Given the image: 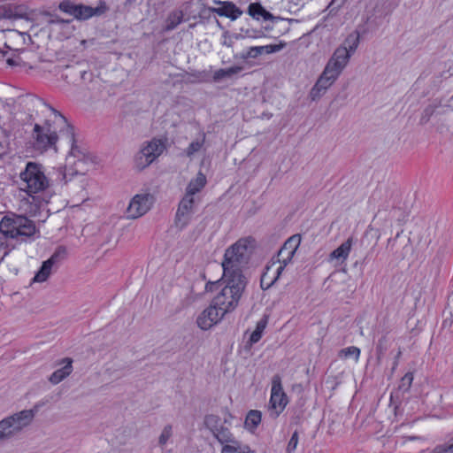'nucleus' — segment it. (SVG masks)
<instances>
[{"label": "nucleus", "instance_id": "nucleus-1", "mask_svg": "<svg viewBox=\"0 0 453 453\" xmlns=\"http://www.w3.org/2000/svg\"><path fill=\"white\" fill-rule=\"evenodd\" d=\"M19 190L25 192L22 207L30 217L47 219L50 215L48 204L52 196L51 182L46 176L44 167L36 162H27L19 173Z\"/></svg>", "mask_w": 453, "mask_h": 453}, {"label": "nucleus", "instance_id": "nucleus-2", "mask_svg": "<svg viewBox=\"0 0 453 453\" xmlns=\"http://www.w3.org/2000/svg\"><path fill=\"white\" fill-rule=\"evenodd\" d=\"M27 104L40 110L46 119L42 125L35 124L32 136L34 147L41 151L57 149V142L73 141V126L58 111L46 104L42 98L31 96Z\"/></svg>", "mask_w": 453, "mask_h": 453}, {"label": "nucleus", "instance_id": "nucleus-3", "mask_svg": "<svg viewBox=\"0 0 453 453\" xmlns=\"http://www.w3.org/2000/svg\"><path fill=\"white\" fill-rule=\"evenodd\" d=\"M37 228L35 223L26 216L12 214L4 216L0 221V262L10 253L12 248L8 244L6 238L26 242L35 235Z\"/></svg>", "mask_w": 453, "mask_h": 453}, {"label": "nucleus", "instance_id": "nucleus-4", "mask_svg": "<svg viewBox=\"0 0 453 453\" xmlns=\"http://www.w3.org/2000/svg\"><path fill=\"white\" fill-rule=\"evenodd\" d=\"M64 142L70 146V151L65 157V167L58 169V180L65 184L73 176L85 174L88 170V166L93 164L94 160L86 148L76 143L73 129V141L65 140Z\"/></svg>", "mask_w": 453, "mask_h": 453}, {"label": "nucleus", "instance_id": "nucleus-5", "mask_svg": "<svg viewBox=\"0 0 453 453\" xmlns=\"http://www.w3.org/2000/svg\"><path fill=\"white\" fill-rule=\"evenodd\" d=\"M254 240L242 238L226 250L222 261L223 275L246 278L242 268L248 264Z\"/></svg>", "mask_w": 453, "mask_h": 453}, {"label": "nucleus", "instance_id": "nucleus-6", "mask_svg": "<svg viewBox=\"0 0 453 453\" xmlns=\"http://www.w3.org/2000/svg\"><path fill=\"white\" fill-rule=\"evenodd\" d=\"M223 279L226 285L211 302L226 314L238 306L247 286V279L229 275H223Z\"/></svg>", "mask_w": 453, "mask_h": 453}, {"label": "nucleus", "instance_id": "nucleus-7", "mask_svg": "<svg viewBox=\"0 0 453 453\" xmlns=\"http://www.w3.org/2000/svg\"><path fill=\"white\" fill-rule=\"evenodd\" d=\"M36 410H23L0 420V441H6L19 434L34 420Z\"/></svg>", "mask_w": 453, "mask_h": 453}, {"label": "nucleus", "instance_id": "nucleus-8", "mask_svg": "<svg viewBox=\"0 0 453 453\" xmlns=\"http://www.w3.org/2000/svg\"><path fill=\"white\" fill-rule=\"evenodd\" d=\"M165 150V142L160 139H152L142 146L134 157V166L137 170H143L153 163Z\"/></svg>", "mask_w": 453, "mask_h": 453}, {"label": "nucleus", "instance_id": "nucleus-9", "mask_svg": "<svg viewBox=\"0 0 453 453\" xmlns=\"http://www.w3.org/2000/svg\"><path fill=\"white\" fill-rule=\"evenodd\" d=\"M203 423L205 427L221 445L232 442V440L235 438L230 430V423L226 418L222 419L218 415L208 414L204 417Z\"/></svg>", "mask_w": 453, "mask_h": 453}, {"label": "nucleus", "instance_id": "nucleus-10", "mask_svg": "<svg viewBox=\"0 0 453 453\" xmlns=\"http://www.w3.org/2000/svg\"><path fill=\"white\" fill-rule=\"evenodd\" d=\"M288 403V396L283 390L281 377L275 374L272 378L271 397L269 411L272 418H276L284 411Z\"/></svg>", "mask_w": 453, "mask_h": 453}, {"label": "nucleus", "instance_id": "nucleus-11", "mask_svg": "<svg viewBox=\"0 0 453 453\" xmlns=\"http://www.w3.org/2000/svg\"><path fill=\"white\" fill-rule=\"evenodd\" d=\"M199 202L196 196L184 195L179 203V206L175 215V225L178 228H185L190 222L196 211V204Z\"/></svg>", "mask_w": 453, "mask_h": 453}, {"label": "nucleus", "instance_id": "nucleus-12", "mask_svg": "<svg viewBox=\"0 0 453 453\" xmlns=\"http://www.w3.org/2000/svg\"><path fill=\"white\" fill-rule=\"evenodd\" d=\"M153 204L150 194H137L130 201L127 209L128 219H138L147 213Z\"/></svg>", "mask_w": 453, "mask_h": 453}, {"label": "nucleus", "instance_id": "nucleus-13", "mask_svg": "<svg viewBox=\"0 0 453 453\" xmlns=\"http://www.w3.org/2000/svg\"><path fill=\"white\" fill-rule=\"evenodd\" d=\"M224 311L219 310L212 302L197 317V326L202 330H209L213 326L219 323L225 317Z\"/></svg>", "mask_w": 453, "mask_h": 453}, {"label": "nucleus", "instance_id": "nucleus-14", "mask_svg": "<svg viewBox=\"0 0 453 453\" xmlns=\"http://www.w3.org/2000/svg\"><path fill=\"white\" fill-rule=\"evenodd\" d=\"M214 3L219 4V7H208L207 10L209 12L216 13L220 17L228 18L234 21L239 19L243 13V12L231 1L214 0Z\"/></svg>", "mask_w": 453, "mask_h": 453}, {"label": "nucleus", "instance_id": "nucleus-15", "mask_svg": "<svg viewBox=\"0 0 453 453\" xmlns=\"http://www.w3.org/2000/svg\"><path fill=\"white\" fill-rule=\"evenodd\" d=\"M109 10L106 3L101 0L96 7H91L82 4H78L74 19L86 20L94 16H101Z\"/></svg>", "mask_w": 453, "mask_h": 453}, {"label": "nucleus", "instance_id": "nucleus-16", "mask_svg": "<svg viewBox=\"0 0 453 453\" xmlns=\"http://www.w3.org/2000/svg\"><path fill=\"white\" fill-rule=\"evenodd\" d=\"M65 254V249L59 247L48 260L42 263L40 270L34 277V281L44 282L50 275L53 265L56 264L59 260L60 257Z\"/></svg>", "mask_w": 453, "mask_h": 453}, {"label": "nucleus", "instance_id": "nucleus-17", "mask_svg": "<svg viewBox=\"0 0 453 453\" xmlns=\"http://www.w3.org/2000/svg\"><path fill=\"white\" fill-rule=\"evenodd\" d=\"M285 46V42H280L279 44L250 47L247 51L242 53L241 58L242 59L256 58L262 54H272L278 52L281 50Z\"/></svg>", "mask_w": 453, "mask_h": 453}, {"label": "nucleus", "instance_id": "nucleus-18", "mask_svg": "<svg viewBox=\"0 0 453 453\" xmlns=\"http://www.w3.org/2000/svg\"><path fill=\"white\" fill-rule=\"evenodd\" d=\"M248 14L254 19L265 21L270 20L273 23L281 19L280 17L273 16L270 12L266 11L260 3H251L248 7Z\"/></svg>", "mask_w": 453, "mask_h": 453}, {"label": "nucleus", "instance_id": "nucleus-19", "mask_svg": "<svg viewBox=\"0 0 453 453\" xmlns=\"http://www.w3.org/2000/svg\"><path fill=\"white\" fill-rule=\"evenodd\" d=\"M58 365H64L63 367L56 370L50 377L49 381L57 385L68 377L73 372V359L65 357L59 361Z\"/></svg>", "mask_w": 453, "mask_h": 453}, {"label": "nucleus", "instance_id": "nucleus-20", "mask_svg": "<svg viewBox=\"0 0 453 453\" xmlns=\"http://www.w3.org/2000/svg\"><path fill=\"white\" fill-rule=\"evenodd\" d=\"M334 82L327 75L325 76V73H322L310 92L311 100H316L323 96Z\"/></svg>", "mask_w": 453, "mask_h": 453}, {"label": "nucleus", "instance_id": "nucleus-21", "mask_svg": "<svg viewBox=\"0 0 453 453\" xmlns=\"http://www.w3.org/2000/svg\"><path fill=\"white\" fill-rule=\"evenodd\" d=\"M206 183V176L202 172H199L196 177L192 179L188 184L185 194L189 195V196H196L205 187Z\"/></svg>", "mask_w": 453, "mask_h": 453}, {"label": "nucleus", "instance_id": "nucleus-22", "mask_svg": "<svg viewBox=\"0 0 453 453\" xmlns=\"http://www.w3.org/2000/svg\"><path fill=\"white\" fill-rule=\"evenodd\" d=\"M250 446L243 444L236 438L232 440V442H227L222 445L220 453H251Z\"/></svg>", "mask_w": 453, "mask_h": 453}, {"label": "nucleus", "instance_id": "nucleus-23", "mask_svg": "<svg viewBox=\"0 0 453 453\" xmlns=\"http://www.w3.org/2000/svg\"><path fill=\"white\" fill-rule=\"evenodd\" d=\"M350 57L351 54L344 47H338L328 61L333 62L335 65L344 69Z\"/></svg>", "mask_w": 453, "mask_h": 453}, {"label": "nucleus", "instance_id": "nucleus-24", "mask_svg": "<svg viewBox=\"0 0 453 453\" xmlns=\"http://www.w3.org/2000/svg\"><path fill=\"white\" fill-rule=\"evenodd\" d=\"M352 246V239L349 238L344 242H342L337 249H335L329 256L330 260H342L344 262L350 252Z\"/></svg>", "mask_w": 453, "mask_h": 453}, {"label": "nucleus", "instance_id": "nucleus-25", "mask_svg": "<svg viewBox=\"0 0 453 453\" xmlns=\"http://www.w3.org/2000/svg\"><path fill=\"white\" fill-rule=\"evenodd\" d=\"M184 13L181 10H174L171 12L165 20V31H172L183 21Z\"/></svg>", "mask_w": 453, "mask_h": 453}, {"label": "nucleus", "instance_id": "nucleus-26", "mask_svg": "<svg viewBox=\"0 0 453 453\" xmlns=\"http://www.w3.org/2000/svg\"><path fill=\"white\" fill-rule=\"evenodd\" d=\"M242 70V66H231L229 68H221L217 70L213 74V81L219 82L226 78H232Z\"/></svg>", "mask_w": 453, "mask_h": 453}, {"label": "nucleus", "instance_id": "nucleus-27", "mask_svg": "<svg viewBox=\"0 0 453 453\" xmlns=\"http://www.w3.org/2000/svg\"><path fill=\"white\" fill-rule=\"evenodd\" d=\"M261 411L257 410L250 411L245 418V427L250 431L255 430L261 422Z\"/></svg>", "mask_w": 453, "mask_h": 453}, {"label": "nucleus", "instance_id": "nucleus-28", "mask_svg": "<svg viewBox=\"0 0 453 453\" xmlns=\"http://www.w3.org/2000/svg\"><path fill=\"white\" fill-rule=\"evenodd\" d=\"M301 242V237L299 234H295L289 237L281 249L279 250V256L285 255L286 250H290L291 252L296 253Z\"/></svg>", "mask_w": 453, "mask_h": 453}, {"label": "nucleus", "instance_id": "nucleus-29", "mask_svg": "<svg viewBox=\"0 0 453 453\" xmlns=\"http://www.w3.org/2000/svg\"><path fill=\"white\" fill-rule=\"evenodd\" d=\"M359 44V33L354 32L348 35L343 44L341 47H344L352 55Z\"/></svg>", "mask_w": 453, "mask_h": 453}, {"label": "nucleus", "instance_id": "nucleus-30", "mask_svg": "<svg viewBox=\"0 0 453 453\" xmlns=\"http://www.w3.org/2000/svg\"><path fill=\"white\" fill-rule=\"evenodd\" d=\"M205 137H206L205 133H202L200 139H196V141H193L188 145V147L185 150V153H186L187 157H192L195 153L198 152L202 149V147L203 146V144L205 142Z\"/></svg>", "mask_w": 453, "mask_h": 453}, {"label": "nucleus", "instance_id": "nucleus-31", "mask_svg": "<svg viewBox=\"0 0 453 453\" xmlns=\"http://www.w3.org/2000/svg\"><path fill=\"white\" fill-rule=\"evenodd\" d=\"M342 70L343 69L341 67L335 65L334 63L328 61L322 73H325V76L327 75L329 79H331L333 81H335L339 75L342 73Z\"/></svg>", "mask_w": 453, "mask_h": 453}, {"label": "nucleus", "instance_id": "nucleus-32", "mask_svg": "<svg viewBox=\"0 0 453 453\" xmlns=\"http://www.w3.org/2000/svg\"><path fill=\"white\" fill-rule=\"evenodd\" d=\"M77 5H78V4H74L73 2H72L70 0H63L62 2L59 3L58 9L61 12H63L66 14H69L74 18V15L77 11Z\"/></svg>", "mask_w": 453, "mask_h": 453}, {"label": "nucleus", "instance_id": "nucleus-33", "mask_svg": "<svg viewBox=\"0 0 453 453\" xmlns=\"http://www.w3.org/2000/svg\"><path fill=\"white\" fill-rule=\"evenodd\" d=\"M338 356L342 358H349L350 357H354L356 361H357L360 356V349L357 347L350 346L341 349Z\"/></svg>", "mask_w": 453, "mask_h": 453}, {"label": "nucleus", "instance_id": "nucleus-34", "mask_svg": "<svg viewBox=\"0 0 453 453\" xmlns=\"http://www.w3.org/2000/svg\"><path fill=\"white\" fill-rule=\"evenodd\" d=\"M443 326H451V325L453 324V302L449 303L447 307L443 311Z\"/></svg>", "mask_w": 453, "mask_h": 453}, {"label": "nucleus", "instance_id": "nucleus-35", "mask_svg": "<svg viewBox=\"0 0 453 453\" xmlns=\"http://www.w3.org/2000/svg\"><path fill=\"white\" fill-rule=\"evenodd\" d=\"M265 324H266V322L262 321V320L257 323L256 329L253 331V333L250 335V340L251 342H254V343L257 342L261 339L262 333L265 327Z\"/></svg>", "mask_w": 453, "mask_h": 453}, {"label": "nucleus", "instance_id": "nucleus-36", "mask_svg": "<svg viewBox=\"0 0 453 453\" xmlns=\"http://www.w3.org/2000/svg\"><path fill=\"white\" fill-rule=\"evenodd\" d=\"M412 380H413V375L411 372H408L406 373L402 379H401V381H400V384H399V390L403 391V392H405L407 391L411 383H412Z\"/></svg>", "mask_w": 453, "mask_h": 453}, {"label": "nucleus", "instance_id": "nucleus-37", "mask_svg": "<svg viewBox=\"0 0 453 453\" xmlns=\"http://www.w3.org/2000/svg\"><path fill=\"white\" fill-rule=\"evenodd\" d=\"M172 429L173 428L171 425H167L164 427L158 439V443L160 446H164L166 444L167 441L172 436Z\"/></svg>", "mask_w": 453, "mask_h": 453}, {"label": "nucleus", "instance_id": "nucleus-38", "mask_svg": "<svg viewBox=\"0 0 453 453\" xmlns=\"http://www.w3.org/2000/svg\"><path fill=\"white\" fill-rule=\"evenodd\" d=\"M277 262L280 264V265H279V267L276 270V274L273 278V280L270 282H268V284L266 285L265 288H269L271 286H273L277 281V280L280 278V274L284 271L285 267L288 264V263L284 262V261H278L277 260Z\"/></svg>", "mask_w": 453, "mask_h": 453}, {"label": "nucleus", "instance_id": "nucleus-39", "mask_svg": "<svg viewBox=\"0 0 453 453\" xmlns=\"http://www.w3.org/2000/svg\"><path fill=\"white\" fill-rule=\"evenodd\" d=\"M435 453H453V437L450 438L444 446H438L434 449Z\"/></svg>", "mask_w": 453, "mask_h": 453}, {"label": "nucleus", "instance_id": "nucleus-40", "mask_svg": "<svg viewBox=\"0 0 453 453\" xmlns=\"http://www.w3.org/2000/svg\"><path fill=\"white\" fill-rule=\"evenodd\" d=\"M294 255H295L294 252H291L290 250H286L285 255H283V256H279V253H278L277 258H278V261H284L287 263H290Z\"/></svg>", "mask_w": 453, "mask_h": 453}, {"label": "nucleus", "instance_id": "nucleus-41", "mask_svg": "<svg viewBox=\"0 0 453 453\" xmlns=\"http://www.w3.org/2000/svg\"><path fill=\"white\" fill-rule=\"evenodd\" d=\"M297 442H298V435H297V433L295 432L289 440V442L288 445V450L295 449L296 448Z\"/></svg>", "mask_w": 453, "mask_h": 453}, {"label": "nucleus", "instance_id": "nucleus-42", "mask_svg": "<svg viewBox=\"0 0 453 453\" xmlns=\"http://www.w3.org/2000/svg\"><path fill=\"white\" fill-rule=\"evenodd\" d=\"M219 286V281H208L205 285V290L207 292H213L218 288Z\"/></svg>", "mask_w": 453, "mask_h": 453}, {"label": "nucleus", "instance_id": "nucleus-43", "mask_svg": "<svg viewBox=\"0 0 453 453\" xmlns=\"http://www.w3.org/2000/svg\"><path fill=\"white\" fill-rule=\"evenodd\" d=\"M191 75L197 79L199 81H205L207 77V73L204 71L197 72L196 73H192Z\"/></svg>", "mask_w": 453, "mask_h": 453}, {"label": "nucleus", "instance_id": "nucleus-44", "mask_svg": "<svg viewBox=\"0 0 453 453\" xmlns=\"http://www.w3.org/2000/svg\"><path fill=\"white\" fill-rule=\"evenodd\" d=\"M270 268H271L270 266H266V272L263 274V276H262V278H261L260 285H261V288H262L263 289H266L265 288H266V285H267L268 283H266V282H265V278H266V276H267V273H268V272H269Z\"/></svg>", "mask_w": 453, "mask_h": 453}, {"label": "nucleus", "instance_id": "nucleus-45", "mask_svg": "<svg viewBox=\"0 0 453 453\" xmlns=\"http://www.w3.org/2000/svg\"><path fill=\"white\" fill-rule=\"evenodd\" d=\"M433 263H434V264L436 265V267H437V269H436V271H435V273L437 274V273H438V266H439V265H441V256H439L436 259H434V260L433 261Z\"/></svg>", "mask_w": 453, "mask_h": 453}, {"label": "nucleus", "instance_id": "nucleus-46", "mask_svg": "<svg viewBox=\"0 0 453 453\" xmlns=\"http://www.w3.org/2000/svg\"><path fill=\"white\" fill-rule=\"evenodd\" d=\"M377 350H378L379 353L382 352L381 340L378 343Z\"/></svg>", "mask_w": 453, "mask_h": 453}, {"label": "nucleus", "instance_id": "nucleus-47", "mask_svg": "<svg viewBox=\"0 0 453 453\" xmlns=\"http://www.w3.org/2000/svg\"><path fill=\"white\" fill-rule=\"evenodd\" d=\"M4 17V9L0 7V19Z\"/></svg>", "mask_w": 453, "mask_h": 453}, {"label": "nucleus", "instance_id": "nucleus-48", "mask_svg": "<svg viewBox=\"0 0 453 453\" xmlns=\"http://www.w3.org/2000/svg\"><path fill=\"white\" fill-rule=\"evenodd\" d=\"M7 63H8L10 65H14V62H13V60H12V58H9V59L7 60Z\"/></svg>", "mask_w": 453, "mask_h": 453}, {"label": "nucleus", "instance_id": "nucleus-49", "mask_svg": "<svg viewBox=\"0 0 453 453\" xmlns=\"http://www.w3.org/2000/svg\"><path fill=\"white\" fill-rule=\"evenodd\" d=\"M224 44L227 45V46H230V44H228V42H224Z\"/></svg>", "mask_w": 453, "mask_h": 453}, {"label": "nucleus", "instance_id": "nucleus-50", "mask_svg": "<svg viewBox=\"0 0 453 453\" xmlns=\"http://www.w3.org/2000/svg\"><path fill=\"white\" fill-rule=\"evenodd\" d=\"M216 21H217L218 26H220L219 21L218 19Z\"/></svg>", "mask_w": 453, "mask_h": 453}]
</instances>
